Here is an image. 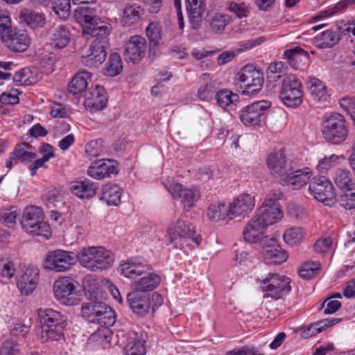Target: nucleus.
<instances>
[{
	"label": "nucleus",
	"mask_w": 355,
	"mask_h": 355,
	"mask_svg": "<svg viewBox=\"0 0 355 355\" xmlns=\"http://www.w3.org/2000/svg\"><path fill=\"white\" fill-rule=\"evenodd\" d=\"M36 312L40 326V340L42 343L61 340L67 326L66 317L60 312L50 308H40Z\"/></svg>",
	"instance_id": "obj_1"
},
{
	"label": "nucleus",
	"mask_w": 355,
	"mask_h": 355,
	"mask_svg": "<svg viewBox=\"0 0 355 355\" xmlns=\"http://www.w3.org/2000/svg\"><path fill=\"white\" fill-rule=\"evenodd\" d=\"M121 272L128 278L141 277L132 284V291L148 293L154 290L160 282V277L155 273H148L149 267L139 261H127L121 263Z\"/></svg>",
	"instance_id": "obj_2"
},
{
	"label": "nucleus",
	"mask_w": 355,
	"mask_h": 355,
	"mask_svg": "<svg viewBox=\"0 0 355 355\" xmlns=\"http://www.w3.org/2000/svg\"><path fill=\"white\" fill-rule=\"evenodd\" d=\"M80 264L92 272L106 270L114 261V254L103 247L92 246L81 249L77 254Z\"/></svg>",
	"instance_id": "obj_3"
},
{
	"label": "nucleus",
	"mask_w": 355,
	"mask_h": 355,
	"mask_svg": "<svg viewBox=\"0 0 355 355\" xmlns=\"http://www.w3.org/2000/svg\"><path fill=\"white\" fill-rule=\"evenodd\" d=\"M77 21L83 25L84 34L91 35L95 37L94 42H104L109 46L107 36L110 28L106 23L102 21L93 14L92 9L89 8H80L75 12Z\"/></svg>",
	"instance_id": "obj_4"
},
{
	"label": "nucleus",
	"mask_w": 355,
	"mask_h": 355,
	"mask_svg": "<svg viewBox=\"0 0 355 355\" xmlns=\"http://www.w3.org/2000/svg\"><path fill=\"white\" fill-rule=\"evenodd\" d=\"M44 217L42 208L36 206L26 207L20 221L21 227L28 234L48 238L50 226L44 220Z\"/></svg>",
	"instance_id": "obj_5"
},
{
	"label": "nucleus",
	"mask_w": 355,
	"mask_h": 355,
	"mask_svg": "<svg viewBox=\"0 0 355 355\" xmlns=\"http://www.w3.org/2000/svg\"><path fill=\"white\" fill-rule=\"evenodd\" d=\"M167 234L171 243L175 248H182L184 244L189 245V241H192L199 245L201 239L193 227L189 223L178 219L172 223L168 227Z\"/></svg>",
	"instance_id": "obj_6"
},
{
	"label": "nucleus",
	"mask_w": 355,
	"mask_h": 355,
	"mask_svg": "<svg viewBox=\"0 0 355 355\" xmlns=\"http://www.w3.org/2000/svg\"><path fill=\"white\" fill-rule=\"evenodd\" d=\"M322 132L324 138L334 144H339L348 137V128L345 117L338 113H332L323 121Z\"/></svg>",
	"instance_id": "obj_7"
},
{
	"label": "nucleus",
	"mask_w": 355,
	"mask_h": 355,
	"mask_svg": "<svg viewBox=\"0 0 355 355\" xmlns=\"http://www.w3.org/2000/svg\"><path fill=\"white\" fill-rule=\"evenodd\" d=\"M81 313L89 322H96L101 325H112L115 322L114 313L111 307L96 300L84 303Z\"/></svg>",
	"instance_id": "obj_8"
},
{
	"label": "nucleus",
	"mask_w": 355,
	"mask_h": 355,
	"mask_svg": "<svg viewBox=\"0 0 355 355\" xmlns=\"http://www.w3.org/2000/svg\"><path fill=\"white\" fill-rule=\"evenodd\" d=\"M241 94L254 95L262 89L264 79L263 73L252 65H245L237 73Z\"/></svg>",
	"instance_id": "obj_9"
},
{
	"label": "nucleus",
	"mask_w": 355,
	"mask_h": 355,
	"mask_svg": "<svg viewBox=\"0 0 355 355\" xmlns=\"http://www.w3.org/2000/svg\"><path fill=\"white\" fill-rule=\"evenodd\" d=\"M279 97L287 107L300 106L303 97L301 82L293 75L284 78Z\"/></svg>",
	"instance_id": "obj_10"
},
{
	"label": "nucleus",
	"mask_w": 355,
	"mask_h": 355,
	"mask_svg": "<svg viewBox=\"0 0 355 355\" xmlns=\"http://www.w3.org/2000/svg\"><path fill=\"white\" fill-rule=\"evenodd\" d=\"M77 261V256L73 252L57 250L49 252L44 260V268L58 272L69 270Z\"/></svg>",
	"instance_id": "obj_11"
},
{
	"label": "nucleus",
	"mask_w": 355,
	"mask_h": 355,
	"mask_svg": "<svg viewBox=\"0 0 355 355\" xmlns=\"http://www.w3.org/2000/svg\"><path fill=\"white\" fill-rule=\"evenodd\" d=\"M290 279L278 274L270 273L261 282L262 291L275 300L281 299L291 291Z\"/></svg>",
	"instance_id": "obj_12"
},
{
	"label": "nucleus",
	"mask_w": 355,
	"mask_h": 355,
	"mask_svg": "<svg viewBox=\"0 0 355 355\" xmlns=\"http://www.w3.org/2000/svg\"><path fill=\"white\" fill-rule=\"evenodd\" d=\"M164 186L175 199H179L182 204L184 210L189 211L195 203L199 200L200 193L195 187L183 188V186L178 182H171L166 180Z\"/></svg>",
	"instance_id": "obj_13"
},
{
	"label": "nucleus",
	"mask_w": 355,
	"mask_h": 355,
	"mask_svg": "<svg viewBox=\"0 0 355 355\" xmlns=\"http://www.w3.org/2000/svg\"><path fill=\"white\" fill-rule=\"evenodd\" d=\"M53 292L56 300L64 304L73 306L78 304L80 301L74 280L69 277L58 278L54 282Z\"/></svg>",
	"instance_id": "obj_14"
},
{
	"label": "nucleus",
	"mask_w": 355,
	"mask_h": 355,
	"mask_svg": "<svg viewBox=\"0 0 355 355\" xmlns=\"http://www.w3.org/2000/svg\"><path fill=\"white\" fill-rule=\"evenodd\" d=\"M313 196L325 205L331 206L336 201V196L332 183L325 176L315 177L309 184Z\"/></svg>",
	"instance_id": "obj_15"
},
{
	"label": "nucleus",
	"mask_w": 355,
	"mask_h": 355,
	"mask_svg": "<svg viewBox=\"0 0 355 355\" xmlns=\"http://www.w3.org/2000/svg\"><path fill=\"white\" fill-rule=\"evenodd\" d=\"M281 196V193H277L275 194V198L265 200L259 209V214L257 217L266 227L281 220L283 217L280 205L277 201L278 199H280Z\"/></svg>",
	"instance_id": "obj_16"
},
{
	"label": "nucleus",
	"mask_w": 355,
	"mask_h": 355,
	"mask_svg": "<svg viewBox=\"0 0 355 355\" xmlns=\"http://www.w3.org/2000/svg\"><path fill=\"white\" fill-rule=\"evenodd\" d=\"M270 105L268 101H259L243 107L240 114L241 121L246 125H259Z\"/></svg>",
	"instance_id": "obj_17"
},
{
	"label": "nucleus",
	"mask_w": 355,
	"mask_h": 355,
	"mask_svg": "<svg viewBox=\"0 0 355 355\" xmlns=\"http://www.w3.org/2000/svg\"><path fill=\"white\" fill-rule=\"evenodd\" d=\"M147 43L144 37L133 35L124 45L123 57L126 62L133 64L139 62L146 55Z\"/></svg>",
	"instance_id": "obj_18"
},
{
	"label": "nucleus",
	"mask_w": 355,
	"mask_h": 355,
	"mask_svg": "<svg viewBox=\"0 0 355 355\" xmlns=\"http://www.w3.org/2000/svg\"><path fill=\"white\" fill-rule=\"evenodd\" d=\"M262 254L268 263L281 264L288 258V254L277 244L274 238L266 237L261 240Z\"/></svg>",
	"instance_id": "obj_19"
},
{
	"label": "nucleus",
	"mask_w": 355,
	"mask_h": 355,
	"mask_svg": "<svg viewBox=\"0 0 355 355\" xmlns=\"http://www.w3.org/2000/svg\"><path fill=\"white\" fill-rule=\"evenodd\" d=\"M267 166L270 173L281 180L293 170L291 163L288 162L282 150L270 153L267 158Z\"/></svg>",
	"instance_id": "obj_20"
},
{
	"label": "nucleus",
	"mask_w": 355,
	"mask_h": 355,
	"mask_svg": "<svg viewBox=\"0 0 355 355\" xmlns=\"http://www.w3.org/2000/svg\"><path fill=\"white\" fill-rule=\"evenodd\" d=\"M1 40L4 44L14 52H24L30 44V38L26 31L24 30L11 29Z\"/></svg>",
	"instance_id": "obj_21"
},
{
	"label": "nucleus",
	"mask_w": 355,
	"mask_h": 355,
	"mask_svg": "<svg viewBox=\"0 0 355 355\" xmlns=\"http://www.w3.org/2000/svg\"><path fill=\"white\" fill-rule=\"evenodd\" d=\"M254 205V197L248 193L240 194L229 205L230 218L245 216L252 211Z\"/></svg>",
	"instance_id": "obj_22"
},
{
	"label": "nucleus",
	"mask_w": 355,
	"mask_h": 355,
	"mask_svg": "<svg viewBox=\"0 0 355 355\" xmlns=\"http://www.w3.org/2000/svg\"><path fill=\"white\" fill-rule=\"evenodd\" d=\"M127 301L132 311L140 316H144L151 308L149 293L132 291L128 294Z\"/></svg>",
	"instance_id": "obj_23"
},
{
	"label": "nucleus",
	"mask_w": 355,
	"mask_h": 355,
	"mask_svg": "<svg viewBox=\"0 0 355 355\" xmlns=\"http://www.w3.org/2000/svg\"><path fill=\"white\" fill-rule=\"evenodd\" d=\"M109 46L103 42H92L89 48V53L83 55L82 62L88 67H96L101 64L107 56V49Z\"/></svg>",
	"instance_id": "obj_24"
},
{
	"label": "nucleus",
	"mask_w": 355,
	"mask_h": 355,
	"mask_svg": "<svg viewBox=\"0 0 355 355\" xmlns=\"http://www.w3.org/2000/svg\"><path fill=\"white\" fill-rule=\"evenodd\" d=\"M38 280V270L27 268L21 270V274L17 279V286L21 294L28 295L35 289Z\"/></svg>",
	"instance_id": "obj_25"
},
{
	"label": "nucleus",
	"mask_w": 355,
	"mask_h": 355,
	"mask_svg": "<svg viewBox=\"0 0 355 355\" xmlns=\"http://www.w3.org/2000/svg\"><path fill=\"white\" fill-rule=\"evenodd\" d=\"M116 163L112 159H99L93 162L88 168L87 174L96 180H102L117 173Z\"/></svg>",
	"instance_id": "obj_26"
},
{
	"label": "nucleus",
	"mask_w": 355,
	"mask_h": 355,
	"mask_svg": "<svg viewBox=\"0 0 355 355\" xmlns=\"http://www.w3.org/2000/svg\"><path fill=\"white\" fill-rule=\"evenodd\" d=\"M85 96L84 105L91 111L101 110L107 105L106 93L102 86L96 85L94 89L87 91Z\"/></svg>",
	"instance_id": "obj_27"
},
{
	"label": "nucleus",
	"mask_w": 355,
	"mask_h": 355,
	"mask_svg": "<svg viewBox=\"0 0 355 355\" xmlns=\"http://www.w3.org/2000/svg\"><path fill=\"white\" fill-rule=\"evenodd\" d=\"M31 149L32 146L25 143L17 145L14 151L10 154L9 159L6 162V167L9 169L12 168L19 160L28 163L35 159L37 155L32 152Z\"/></svg>",
	"instance_id": "obj_28"
},
{
	"label": "nucleus",
	"mask_w": 355,
	"mask_h": 355,
	"mask_svg": "<svg viewBox=\"0 0 355 355\" xmlns=\"http://www.w3.org/2000/svg\"><path fill=\"white\" fill-rule=\"evenodd\" d=\"M267 227L257 218H252L245 225L243 234L244 239L249 243H259L266 236H263Z\"/></svg>",
	"instance_id": "obj_29"
},
{
	"label": "nucleus",
	"mask_w": 355,
	"mask_h": 355,
	"mask_svg": "<svg viewBox=\"0 0 355 355\" xmlns=\"http://www.w3.org/2000/svg\"><path fill=\"white\" fill-rule=\"evenodd\" d=\"M186 8L193 28L198 29L205 11V0H186Z\"/></svg>",
	"instance_id": "obj_30"
},
{
	"label": "nucleus",
	"mask_w": 355,
	"mask_h": 355,
	"mask_svg": "<svg viewBox=\"0 0 355 355\" xmlns=\"http://www.w3.org/2000/svg\"><path fill=\"white\" fill-rule=\"evenodd\" d=\"M311 177L310 171L308 168L304 169L291 171L282 180L284 184L291 187L294 189H298L306 184Z\"/></svg>",
	"instance_id": "obj_31"
},
{
	"label": "nucleus",
	"mask_w": 355,
	"mask_h": 355,
	"mask_svg": "<svg viewBox=\"0 0 355 355\" xmlns=\"http://www.w3.org/2000/svg\"><path fill=\"white\" fill-rule=\"evenodd\" d=\"M98 186L89 180L77 181L71 186V192L82 199H89L96 193Z\"/></svg>",
	"instance_id": "obj_32"
},
{
	"label": "nucleus",
	"mask_w": 355,
	"mask_h": 355,
	"mask_svg": "<svg viewBox=\"0 0 355 355\" xmlns=\"http://www.w3.org/2000/svg\"><path fill=\"white\" fill-rule=\"evenodd\" d=\"M215 99L219 107L228 112L235 110L239 102V96L226 89L218 90L215 94Z\"/></svg>",
	"instance_id": "obj_33"
},
{
	"label": "nucleus",
	"mask_w": 355,
	"mask_h": 355,
	"mask_svg": "<svg viewBox=\"0 0 355 355\" xmlns=\"http://www.w3.org/2000/svg\"><path fill=\"white\" fill-rule=\"evenodd\" d=\"M146 341L137 333L129 334L128 340L123 348L124 355H145Z\"/></svg>",
	"instance_id": "obj_34"
},
{
	"label": "nucleus",
	"mask_w": 355,
	"mask_h": 355,
	"mask_svg": "<svg viewBox=\"0 0 355 355\" xmlns=\"http://www.w3.org/2000/svg\"><path fill=\"white\" fill-rule=\"evenodd\" d=\"M122 189L114 184H105L101 189L100 200L109 206H116L121 202Z\"/></svg>",
	"instance_id": "obj_35"
},
{
	"label": "nucleus",
	"mask_w": 355,
	"mask_h": 355,
	"mask_svg": "<svg viewBox=\"0 0 355 355\" xmlns=\"http://www.w3.org/2000/svg\"><path fill=\"white\" fill-rule=\"evenodd\" d=\"M19 19L21 24L31 28L42 27L45 24V18L43 14L27 8H23L20 10Z\"/></svg>",
	"instance_id": "obj_36"
},
{
	"label": "nucleus",
	"mask_w": 355,
	"mask_h": 355,
	"mask_svg": "<svg viewBox=\"0 0 355 355\" xmlns=\"http://www.w3.org/2000/svg\"><path fill=\"white\" fill-rule=\"evenodd\" d=\"M341 40L340 31L327 30L315 38V46L318 49H329L337 44Z\"/></svg>",
	"instance_id": "obj_37"
},
{
	"label": "nucleus",
	"mask_w": 355,
	"mask_h": 355,
	"mask_svg": "<svg viewBox=\"0 0 355 355\" xmlns=\"http://www.w3.org/2000/svg\"><path fill=\"white\" fill-rule=\"evenodd\" d=\"M144 11L140 6L136 3L127 4L123 8L122 23L123 26H132L138 23Z\"/></svg>",
	"instance_id": "obj_38"
},
{
	"label": "nucleus",
	"mask_w": 355,
	"mask_h": 355,
	"mask_svg": "<svg viewBox=\"0 0 355 355\" xmlns=\"http://www.w3.org/2000/svg\"><path fill=\"white\" fill-rule=\"evenodd\" d=\"M91 79V74L87 71L77 73L68 85V92L73 95H77L87 88L88 80Z\"/></svg>",
	"instance_id": "obj_39"
},
{
	"label": "nucleus",
	"mask_w": 355,
	"mask_h": 355,
	"mask_svg": "<svg viewBox=\"0 0 355 355\" xmlns=\"http://www.w3.org/2000/svg\"><path fill=\"white\" fill-rule=\"evenodd\" d=\"M335 184L342 190L351 191L355 189V181L348 169L338 168L334 175Z\"/></svg>",
	"instance_id": "obj_40"
},
{
	"label": "nucleus",
	"mask_w": 355,
	"mask_h": 355,
	"mask_svg": "<svg viewBox=\"0 0 355 355\" xmlns=\"http://www.w3.org/2000/svg\"><path fill=\"white\" fill-rule=\"evenodd\" d=\"M70 41V33L65 26H59L53 31L50 38V44L53 48L62 49L65 47Z\"/></svg>",
	"instance_id": "obj_41"
},
{
	"label": "nucleus",
	"mask_w": 355,
	"mask_h": 355,
	"mask_svg": "<svg viewBox=\"0 0 355 355\" xmlns=\"http://www.w3.org/2000/svg\"><path fill=\"white\" fill-rule=\"evenodd\" d=\"M341 321L340 318H326L311 324L306 330L304 331L306 337L313 336L317 334L322 332L326 329L332 327Z\"/></svg>",
	"instance_id": "obj_42"
},
{
	"label": "nucleus",
	"mask_w": 355,
	"mask_h": 355,
	"mask_svg": "<svg viewBox=\"0 0 355 355\" xmlns=\"http://www.w3.org/2000/svg\"><path fill=\"white\" fill-rule=\"evenodd\" d=\"M123 69L122 61L117 53L110 54L108 61L103 69V74L107 76L114 77L119 75Z\"/></svg>",
	"instance_id": "obj_43"
},
{
	"label": "nucleus",
	"mask_w": 355,
	"mask_h": 355,
	"mask_svg": "<svg viewBox=\"0 0 355 355\" xmlns=\"http://www.w3.org/2000/svg\"><path fill=\"white\" fill-rule=\"evenodd\" d=\"M42 200L46 207L51 209L58 208L62 204L63 197L60 189L53 188L42 196Z\"/></svg>",
	"instance_id": "obj_44"
},
{
	"label": "nucleus",
	"mask_w": 355,
	"mask_h": 355,
	"mask_svg": "<svg viewBox=\"0 0 355 355\" xmlns=\"http://www.w3.org/2000/svg\"><path fill=\"white\" fill-rule=\"evenodd\" d=\"M207 215L210 220H219L226 217L230 218L229 214V206L225 204L214 203L209 206Z\"/></svg>",
	"instance_id": "obj_45"
},
{
	"label": "nucleus",
	"mask_w": 355,
	"mask_h": 355,
	"mask_svg": "<svg viewBox=\"0 0 355 355\" xmlns=\"http://www.w3.org/2000/svg\"><path fill=\"white\" fill-rule=\"evenodd\" d=\"M309 90L311 95L316 100H321L327 96V89L323 83L319 79L309 78Z\"/></svg>",
	"instance_id": "obj_46"
},
{
	"label": "nucleus",
	"mask_w": 355,
	"mask_h": 355,
	"mask_svg": "<svg viewBox=\"0 0 355 355\" xmlns=\"http://www.w3.org/2000/svg\"><path fill=\"white\" fill-rule=\"evenodd\" d=\"M320 270V263L318 261H307L298 269L300 277L304 279H310L316 277Z\"/></svg>",
	"instance_id": "obj_47"
},
{
	"label": "nucleus",
	"mask_w": 355,
	"mask_h": 355,
	"mask_svg": "<svg viewBox=\"0 0 355 355\" xmlns=\"http://www.w3.org/2000/svg\"><path fill=\"white\" fill-rule=\"evenodd\" d=\"M305 232L302 227H291L284 232L283 235L284 240L291 245L300 243L304 239Z\"/></svg>",
	"instance_id": "obj_48"
},
{
	"label": "nucleus",
	"mask_w": 355,
	"mask_h": 355,
	"mask_svg": "<svg viewBox=\"0 0 355 355\" xmlns=\"http://www.w3.org/2000/svg\"><path fill=\"white\" fill-rule=\"evenodd\" d=\"M218 90V87L215 81L207 83L200 86L198 90V97L201 101H210L215 98V94Z\"/></svg>",
	"instance_id": "obj_49"
},
{
	"label": "nucleus",
	"mask_w": 355,
	"mask_h": 355,
	"mask_svg": "<svg viewBox=\"0 0 355 355\" xmlns=\"http://www.w3.org/2000/svg\"><path fill=\"white\" fill-rule=\"evenodd\" d=\"M340 159H343L344 157L343 155H337L335 154L326 156L319 160L316 168L320 173H325L333 166H336Z\"/></svg>",
	"instance_id": "obj_50"
},
{
	"label": "nucleus",
	"mask_w": 355,
	"mask_h": 355,
	"mask_svg": "<svg viewBox=\"0 0 355 355\" xmlns=\"http://www.w3.org/2000/svg\"><path fill=\"white\" fill-rule=\"evenodd\" d=\"M52 8L62 19L68 18L70 14V0H51Z\"/></svg>",
	"instance_id": "obj_51"
},
{
	"label": "nucleus",
	"mask_w": 355,
	"mask_h": 355,
	"mask_svg": "<svg viewBox=\"0 0 355 355\" xmlns=\"http://www.w3.org/2000/svg\"><path fill=\"white\" fill-rule=\"evenodd\" d=\"M146 33L150 40V46H157L161 40V28L156 24L151 22L146 28Z\"/></svg>",
	"instance_id": "obj_52"
},
{
	"label": "nucleus",
	"mask_w": 355,
	"mask_h": 355,
	"mask_svg": "<svg viewBox=\"0 0 355 355\" xmlns=\"http://www.w3.org/2000/svg\"><path fill=\"white\" fill-rule=\"evenodd\" d=\"M228 22V16L216 13L211 19L210 26L214 33H219L223 31Z\"/></svg>",
	"instance_id": "obj_53"
},
{
	"label": "nucleus",
	"mask_w": 355,
	"mask_h": 355,
	"mask_svg": "<svg viewBox=\"0 0 355 355\" xmlns=\"http://www.w3.org/2000/svg\"><path fill=\"white\" fill-rule=\"evenodd\" d=\"M19 214L16 209H9L0 211V222L10 227L16 223Z\"/></svg>",
	"instance_id": "obj_54"
},
{
	"label": "nucleus",
	"mask_w": 355,
	"mask_h": 355,
	"mask_svg": "<svg viewBox=\"0 0 355 355\" xmlns=\"http://www.w3.org/2000/svg\"><path fill=\"white\" fill-rule=\"evenodd\" d=\"M12 29L11 19L7 12L0 10V36L8 34Z\"/></svg>",
	"instance_id": "obj_55"
},
{
	"label": "nucleus",
	"mask_w": 355,
	"mask_h": 355,
	"mask_svg": "<svg viewBox=\"0 0 355 355\" xmlns=\"http://www.w3.org/2000/svg\"><path fill=\"white\" fill-rule=\"evenodd\" d=\"M284 55L285 58L289 61L291 64L293 61L298 60L301 56H304L305 58L308 57L306 51L298 46L285 51Z\"/></svg>",
	"instance_id": "obj_56"
},
{
	"label": "nucleus",
	"mask_w": 355,
	"mask_h": 355,
	"mask_svg": "<svg viewBox=\"0 0 355 355\" xmlns=\"http://www.w3.org/2000/svg\"><path fill=\"white\" fill-rule=\"evenodd\" d=\"M228 9L239 18L246 17L250 13L248 7L244 3L231 2Z\"/></svg>",
	"instance_id": "obj_57"
},
{
	"label": "nucleus",
	"mask_w": 355,
	"mask_h": 355,
	"mask_svg": "<svg viewBox=\"0 0 355 355\" xmlns=\"http://www.w3.org/2000/svg\"><path fill=\"white\" fill-rule=\"evenodd\" d=\"M15 273L14 263L10 261H0V275L2 277L10 279Z\"/></svg>",
	"instance_id": "obj_58"
},
{
	"label": "nucleus",
	"mask_w": 355,
	"mask_h": 355,
	"mask_svg": "<svg viewBox=\"0 0 355 355\" xmlns=\"http://www.w3.org/2000/svg\"><path fill=\"white\" fill-rule=\"evenodd\" d=\"M340 205L345 209L355 208V192L347 191L340 197Z\"/></svg>",
	"instance_id": "obj_59"
},
{
	"label": "nucleus",
	"mask_w": 355,
	"mask_h": 355,
	"mask_svg": "<svg viewBox=\"0 0 355 355\" xmlns=\"http://www.w3.org/2000/svg\"><path fill=\"white\" fill-rule=\"evenodd\" d=\"M2 355H21L19 346L12 340H6L2 345Z\"/></svg>",
	"instance_id": "obj_60"
},
{
	"label": "nucleus",
	"mask_w": 355,
	"mask_h": 355,
	"mask_svg": "<svg viewBox=\"0 0 355 355\" xmlns=\"http://www.w3.org/2000/svg\"><path fill=\"white\" fill-rule=\"evenodd\" d=\"M287 209L288 214L293 218L303 219L306 216L304 209L297 204L289 203Z\"/></svg>",
	"instance_id": "obj_61"
},
{
	"label": "nucleus",
	"mask_w": 355,
	"mask_h": 355,
	"mask_svg": "<svg viewBox=\"0 0 355 355\" xmlns=\"http://www.w3.org/2000/svg\"><path fill=\"white\" fill-rule=\"evenodd\" d=\"M263 37H258L256 39H251L246 41L241 42L239 44V47L235 50L236 53H241L244 51L252 49V47L261 44L263 42Z\"/></svg>",
	"instance_id": "obj_62"
},
{
	"label": "nucleus",
	"mask_w": 355,
	"mask_h": 355,
	"mask_svg": "<svg viewBox=\"0 0 355 355\" xmlns=\"http://www.w3.org/2000/svg\"><path fill=\"white\" fill-rule=\"evenodd\" d=\"M353 3H355V0H343L339 1L333 8H329L328 10H325L324 13L325 14V16L329 17L335 13L341 11L342 10L345 9L349 4Z\"/></svg>",
	"instance_id": "obj_63"
},
{
	"label": "nucleus",
	"mask_w": 355,
	"mask_h": 355,
	"mask_svg": "<svg viewBox=\"0 0 355 355\" xmlns=\"http://www.w3.org/2000/svg\"><path fill=\"white\" fill-rule=\"evenodd\" d=\"M331 239L328 238L320 239L314 244L313 248L316 252H325L331 246Z\"/></svg>",
	"instance_id": "obj_64"
}]
</instances>
